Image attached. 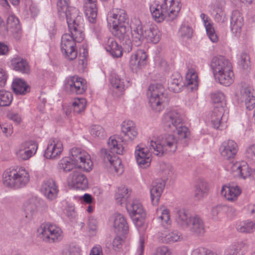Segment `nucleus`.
Returning a JSON list of instances; mask_svg holds the SVG:
<instances>
[{"instance_id":"51","label":"nucleus","mask_w":255,"mask_h":255,"mask_svg":"<svg viewBox=\"0 0 255 255\" xmlns=\"http://www.w3.org/2000/svg\"><path fill=\"white\" fill-rule=\"evenodd\" d=\"M159 171L162 177L166 179L171 178L174 174V170L172 165L165 162L160 163Z\"/></svg>"},{"instance_id":"27","label":"nucleus","mask_w":255,"mask_h":255,"mask_svg":"<svg viewBox=\"0 0 255 255\" xmlns=\"http://www.w3.org/2000/svg\"><path fill=\"white\" fill-rule=\"evenodd\" d=\"M225 108L223 106H215L212 112L210 118L215 128L222 129L224 127L223 116Z\"/></svg>"},{"instance_id":"24","label":"nucleus","mask_w":255,"mask_h":255,"mask_svg":"<svg viewBox=\"0 0 255 255\" xmlns=\"http://www.w3.org/2000/svg\"><path fill=\"white\" fill-rule=\"evenodd\" d=\"M244 25V18L240 11H234L231 16L230 27L233 34L238 36L242 32V28Z\"/></svg>"},{"instance_id":"44","label":"nucleus","mask_w":255,"mask_h":255,"mask_svg":"<svg viewBox=\"0 0 255 255\" xmlns=\"http://www.w3.org/2000/svg\"><path fill=\"white\" fill-rule=\"evenodd\" d=\"M14 69L23 73H28L30 71L27 62L23 59H14L11 61Z\"/></svg>"},{"instance_id":"22","label":"nucleus","mask_w":255,"mask_h":255,"mask_svg":"<svg viewBox=\"0 0 255 255\" xmlns=\"http://www.w3.org/2000/svg\"><path fill=\"white\" fill-rule=\"evenodd\" d=\"M147 56L143 50H139L131 56L129 66L133 71L136 72L146 65Z\"/></svg>"},{"instance_id":"54","label":"nucleus","mask_w":255,"mask_h":255,"mask_svg":"<svg viewBox=\"0 0 255 255\" xmlns=\"http://www.w3.org/2000/svg\"><path fill=\"white\" fill-rule=\"evenodd\" d=\"M238 63L239 66L244 70L250 69L251 66V58L249 53L242 52L239 57Z\"/></svg>"},{"instance_id":"15","label":"nucleus","mask_w":255,"mask_h":255,"mask_svg":"<svg viewBox=\"0 0 255 255\" xmlns=\"http://www.w3.org/2000/svg\"><path fill=\"white\" fill-rule=\"evenodd\" d=\"M38 148L37 143L34 141H26L21 144L16 151L18 158L26 160L34 155Z\"/></svg>"},{"instance_id":"58","label":"nucleus","mask_w":255,"mask_h":255,"mask_svg":"<svg viewBox=\"0 0 255 255\" xmlns=\"http://www.w3.org/2000/svg\"><path fill=\"white\" fill-rule=\"evenodd\" d=\"M80 249L75 246H67L61 251V255H80Z\"/></svg>"},{"instance_id":"45","label":"nucleus","mask_w":255,"mask_h":255,"mask_svg":"<svg viewBox=\"0 0 255 255\" xmlns=\"http://www.w3.org/2000/svg\"><path fill=\"white\" fill-rule=\"evenodd\" d=\"M177 131V138L174 135L172 134L175 139L177 141V147H178V144L180 143V141L182 140H184L187 138L190 135V131L189 129L185 126H182V125H180L179 126H177V128L176 130ZM168 135H171V134H168Z\"/></svg>"},{"instance_id":"61","label":"nucleus","mask_w":255,"mask_h":255,"mask_svg":"<svg viewBox=\"0 0 255 255\" xmlns=\"http://www.w3.org/2000/svg\"><path fill=\"white\" fill-rule=\"evenodd\" d=\"M246 156L249 160L255 163V144H252L247 148Z\"/></svg>"},{"instance_id":"53","label":"nucleus","mask_w":255,"mask_h":255,"mask_svg":"<svg viewBox=\"0 0 255 255\" xmlns=\"http://www.w3.org/2000/svg\"><path fill=\"white\" fill-rule=\"evenodd\" d=\"M7 28L11 29L12 32H18L20 25L18 19L13 15H9L7 18Z\"/></svg>"},{"instance_id":"14","label":"nucleus","mask_w":255,"mask_h":255,"mask_svg":"<svg viewBox=\"0 0 255 255\" xmlns=\"http://www.w3.org/2000/svg\"><path fill=\"white\" fill-rule=\"evenodd\" d=\"M63 150L62 142L57 138L49 139L44 156L47 159H55L59 158Z\"/></svg>"},{"instance_id":"34","label":"nucleus","mask_w":255,"mask_h":255,"mask_svg":"<svg viewBox=\"0 0 255 255\" xmlns=\"http://www.w3.org/2000/svg\"><path fill=\"white\" fill-rule=\"evenodd\" d=\"M114 227L116 232L120 234H126L128 230V226L124 216L119 213L114 215Z\"/></svg>"},{"instance_id":"21","label":"nucleus","mask_w":255,"mask_h":255,"mask_svg":"<svg viewBox=\"0 0 255 255\" xmlns=\"http://www.w3.org/2000/svg\"><path fill=\"white\" fill-rule=\"evenodd\" d=\"M238 150V144L233 140L224 141L220 147L221 155L226 159L233 158L236 155Z\"/></svg>"},{"instance_id":"9","label":"nucleus","mask_w":255,"mask_h":255,"mask_svg":"<svg viewBox=\"0 0 255 255\" xmlns=\"http://www.w3.org/2000/svg\"><path fill=\"white\" fill-rule=\"evenodd\" d=\"M71 160L75 167L86 172L90 171L93 168V162L90 155L85 151L77 148L71 150Z\"/></svg>"},{"instance_id":"1","label":"nucleus","mask_w":255,"mask_h":255,"mask_svg":"<svg viewBox=\"0 0 255 255\" xmlns=\"http://www.w3.org/2000/svg\"><path fill=\"white\" fill-rule=\"evenodd\" d=\"M177 150V141L172 135L162 134L152 137L147 143V147L138 145L135 148V156L138 165L146 168L150 164L151 153L161 156L171 154Z\"/></svg>"},{"instance_id":"59","label":"nucleus","mask_w":255,"mask_h":255,"mask_svg":"<svg viewBox=\"0 0 255 255\" xmlns=\"http://www.w3.org/2000/svg\"><path fill=\"white\" fill-rule=\"evenodd\" d=\"M235 249L237 255H243L245 254L248 250V245L244 242L236 243L233 245H231Z\"/></svg>"},{"instance_id":"29","label":"nucleus","mask_w":255,"mask_h":255,"mask_svg":"<svg viewBox=\"0 0 255 255\" xmlns=\"http://www.w3.org/2000/svg\"><path fill=\"white\" fill-rule=\"evenodd\" d=\"M231 170L235 176L244 179L249 177L252 171L248 164L245 161L233 164L231 167Z\"/></svg>"},{"instance_id":"39","label":"nucleus","mask_w":255,"mask_h":255,"mask_svg":"<svg viewBox=\"0 0 255 255\" xmlns=\"http://www.w3.org/2000/svg\"><path fill=\"white\" fill-rule=\"evenodd\" d=\"M209 191V187L207 182L204 179H199L195 185V196L200 199L206 196Z\"/></svg>"},{"instance_id":"26","label":"nucleus","mask_w":255,"mask_h":255,"mask_svg":"<svg viewBox=\"0 0 255 255\" xmlns=\"http://www.w3.org/2000/svg\"><path fill=\"white\" fill-rule=\"evenodd\" d=\"M109 23L113 26L124 25L128 22V18L126 11L122 9H116L113 11V13L109 18Z\"/></svg>"},{"instance_id":"4","label":"nucleus","mask_w":255,"mask_h":255,"mask_svg":"<svg viewBox=\"0 0 255 255\" xmlns=\"http://www.w3.org/2000/svg\"><path fill=\"white\" fill-rule=\"evenodd\" d=\"M181 7L180 0H164L160 5L150 6V10L155 20L161 22L165 18L168 20L174 19Z\"/></svg>"},{"instance_id":"13","label":"nucleus","mask_w":255,"mask_h":255,"mask_svg":"<svg viewBox=\"0 0 255 255\" xmlns=\"http://www.w3.org/2000/svg\"><path fill=\"white\" fill-rule=\"evenodd\" d=\"M67 91L76 94H82L87 89L86 81L77 76L69 77L65 84Z\"/></svg>"},{"instance_id":"37","label":"nucleus","mask_w":255,"mask_h":255,"mask_svg":"<svg viewBox=\"0 0 255 255\" xmlns=\"http://www.w3.org/2000/svg\"><path fill=\"white\" fill-rule=\"evenodd\" d=\"M191 216L185 210L180 209L176 214L175 220L177 224L181 228L186 229L190 222Z\"/></svg>"},{"instance_id":"43","label":"nucleus","mask_w":255,"mask_h":255,"mask_svg":"<svg viewBox=\"0 0 255 255\" xmlns=\"http://www.w3.org/2000/svg\"><path fill=\"white\" fill-rule=\"evenodd\" d=\"M37 203L35 200L31 199L24 204L23 209L25 217L28 219H32L36 213L37 211Z\"/></svg>"},{"instance_id":"36","label":"nucleus","mask_w":255,"mask_h":255,"mask_svg":"<svg viewBox=\"0 0 255 255\" xmlns=\"http://www.w3.org/2000/svg\"><path fill=\"white\" fill-rule=\"evenodd\" d=\"M97 0H85V13L91 22L95 21L97 15Z\"/></svg>"},{"instance_id":"52","label":"nucleus","mask_w":255,"mask_h":255,"mask_svg":"<svg viewBox=\"0 0 255 255\" xmlns=\"http://www.w3.org/2000/svg\"><path fill=\"white\" fill-rule=\"evenodd\" d=\"M87 105V101L84 98H77L74 99L72 103L73 112L76 114L82 113L85 109Z\"/></svg>"},{"instance_id":"60","label":"nucleus","mask_w":255,"mask_h":255,"mask_svg":"<svg viewBox=\"0 0 255 255\" xmlns=\"http://www.w3.org/2000/svg\"><path fill=\"white\" fill-rule=\"evenodd\" d=\"M180 34L182 37L190 38L192 35V28L186 25H182L179 30Z\"/></svg>"},{"instance_id":"40","label":"nucleus","mask_w":255,"mask_h":255,"mask_svg":"<svg viewBox=\"0 0 255 255\" xmlns=\"http://www.w3.org/2000/svg\"><path fill=\"white\" fill-rule=\"evenodd\" d=\"M185 79L188 88L192 91L197 89L198 86V75L194 69L188 70Z\"/></svg>"},{"instance_id":"12","label":"nucleus","mask_w":255,"mask_h":255,"mask_svg":"<svg viewBox=\"0 0 255 255\" xmlns=\"http://www.w3.org/2000/svg\"><path fill=\"white\" fill-rule=\"evenodd\" d=\"M127 210L136 227H140L143 224L144 210L141 203L137 200H133L131 203L127 205Z\"/></svg>"},{"instance_id":"7","label":"nucleus","mask_w":255,"mask_h":255,"mask_svg":"<svg viewBox=\"0 0 255 255\" xmlns=\"http://www.w3.org/2000/svg\"><path fill=\"white\" fill-rule=\"evenodd\" d=\"M71 14L73 17H68L67 23L71 36L76 42H81L84 39V34L83 32V19L79 14L78 9H72Z\"/></svg>"},{"instance_id":"30","label":"nucleus","mask_w":255,"mask_h":255,"mask_svg":"<svg viewBox=\"0 0 255 255\" xmlns=\"http://www.w3.org/2000/svg\"><path fill=\"white\" fill-rule=\"evenodd\" d=\"M159 240L164 244H171L179 242L183 239L182 235L176 231L164 230L158 234Z\"/></svg>"},{"instance_id":"20","label":"nucleus","mask_w":255,"mask_h":255,"mask_svg":"<svg viewBox=\"0 0 255 255\" xmlns=\"http://www.w3.org/2000/svg\"><path fill=\"white\" fill-rule=\"evenodd\" d=\"M68 183L70 186L78 189L84 190L88 187L86 177L78 171H74L69 175Z\"/></svg>"},{"instance_id":"8","label":"nucleus","mask_w":255,"mask_h":255,"mask_svg":"<svg viewBox=\"0 0 255 255\" xmlns=\"http://www.w3.org/2000/svg\"><path fill=\"white\" fill-rule=\"evenodd\" d=\"M39 236L45 242L57 243L63 238V232L57 225L51 223L42 224L38 229Z\"/></svg>"},{"instance_id":"64","label":"nucleus","mask_w":255,"mask_h":255,"mask_svg":"<svg viewBox=\"0 0 255 255\" xmlns=\"http://www.w3.org/2000/svg\"><path fill=\"white\" fill-rule=\"evenodd\" d=\"M0 129L7 137L10 136L13 133L12 126L10 124L0 125Z\"/></svg>"},{"instance_id":"46","label":"nucleus","mask_w":255,"mask_h":255,"mask_svg":"<svg viewBox=\"0 0 255 255\" xmlns=\"http://www.w3.org/2000/svg\"><path fill=\"white\" fill-rule=\"evenodd\" d=\"M131 190L125 187H120L116 194L115 199L118 204L122 205L129 197Z\"/></svg>"},{"instance_id":"19","label":"nucleus","mask_w":255,"mask_h":255,"mask_svg":"<svg viewBox=\"0 0 255 255\" xmlns=\"http://www.w3.org/2000/svg\"><path fill=\"white\" fill-rule=\"evenodd\" d=\"M41 191L48 200L53 201L57 198L59 190L55 181L49 179L43 182Z\"/></svg>"},{"instance_id":"48","label":"nucleus","mask_w":255,"mask_h":255,"mask_svg":"<svg viewBox=\"0 0 255 255\" xmlns=\"http://www.w3.org/2000/svg\"><path fill=\"white\" fill-rule=\"evenodd\" d=\"M75 167L71 158L65 157L61 159L58 162L57 168L60 171L67 172L70 171Z\"/></svg>"},{"instance_id":"38","label":"nucleus","mask_w":255,"mask_h":255,"mask_svg":"<svg viewBox=\"0 0 255 255\" xmlns=\"http://www.w3.org/2000/svg\"><path fill=\"white\" fill-rule=\"evenodd\" d=\"M106 49L113 57H120L122 56V47L118 44L117 42L113 38L108 39Z\"/></svg>"},{"instance_id":"63","label":"nucleus","mask_w":255,"mask_h":255,"mask_svg":"<svg viewBox=\"0 0 255 255\" xmlns=\"http://www.w3.org/2000/svg\"><path fill=\"white\" fill-rule=\"evenodd\" d=\"M152 255H170V252L167 247L162 246L157 248Z\"/></svg>"},{"instance_id":"23","label":"nucleus","mask_w":255,"mask_h":255,"mask_svg":"<svg viewBox=\"0 0 255 255\" xmlns=\"http://www.w3.org/2000/svg\"><path fill=\"white\" fill-rule=\"evenodd\" d=\"M189 223L186 229L195 236H201L204 235L205 231L204 222L199 216H192Z\"/></svg>"},{"instance_id":"57","label":"nucleus","mask_w":255,"mask_h":255,"mask_svg":"<svg viewBox=\"0 0 255 255\" xmlns=\"http://www.w3.org/2000/svg\"><path fill=\"white\" fill-rule=\"evenodd\" d=\"M205 27L206 28L207 34L213 42H217L218 41V37L217 35L213 23L211 22L209 23H205Z\"/></svg>"},{"instance_id":"6","label":"nucleus","mask_w":255,"mask_h":255,"mask_svg":"<svg viewBox=\"0 0 255 255\" xmlns=\"http://www.w3.org/2000/svg\"><path fill=\"white\" fill-rule=\"evenodd\" d=\"M29 180V172L23 167L6 171L3 174L4 185L10 188H19L24 187Z\"/></svg>"},{"instance_id":"62","label":"nucleus","mask_w":255,"mask_h":255,"mask_svg":"<svg viewBox=\"0 0 255 255\" xmlns=\"http://www.w3.org/2000/svg\"><path fill=\"white\" fill-rule=\"evenodd\" d=\"M97 224L98 222L96 219L91 218L89 220V232L91 236L96 235L97 231Z\"/></svg>"},{"instance_id":"42","label":"nucleus","mask_w":255,"mask_h":255,"mask_svg":"<svg viewBox=\"0 0 255 255\" xmlns=\"http://www.w3.org/2000/svg\"><path fill=\"white\" fill-rule=\"evenodd\" d=\"M221 84L228 86L234 82V75L232 69L214 76Z\"/></svg>"},{"instance_id":"2","label":"nucleus","mask_w":255,"mask_h":255,"mask_svg":"<svg viewBox=\"0 0 255 255\" xmlns=\"http://www.w3.org/2000/svg\"><path fill=\"white\" fill-rule=\"evenodd\" d=\"M107 143L108 149H101L100 156L110 172L120 175L123 172L124 168L121 160L116 154H123L125 152L124 147L115 136L110 137Z\"/></svg>"},{"instance_id":"17","label":"nucleus","mask_w":255,"mask_h":255,"mask_svg":"<svg viewBox=\"0 0 255 255\" xmlns=\"http://www.w3.org/2000/svg\"><path fill=\"white\" fill-rule=\"evenodd\" d=\"M111 84L112 86L113 91L117 96L122 95L129 85V81L126 79L124 75H119L117 74H113L110 79Z\"/></svg>"},{"instance_id":"11","label":"nucleus","mask_w":255,"mask_h":255,"mask_svg":"<svg viewBox=\"0 0 255 255\" xmlns=\"http://www.w3.org/2000/svg\"><path fill=\"white\" fill-rule=\"evenodd\" d=\"M61 50L65 58L69 60L75 59L77 56L76 42L69 34L62 35L61 42Z\"/></svg>"},{"instance_id":"32","label":"nucleus","mask_w":255,"mask_h":255,"mask_svg":"<svg viewBox=\"0 0 255 255\" xmlns=\"http://www.w3.org/2000/svg\"><path fill=\"white\" fill-rule=\"evenodd\" d=\"M164 186L165 183L162 181L156 180L152 182L150 189V193L153 205H156L158 203Z\"/></svg>"},{"instance_id":"56","label":"nucleus","mask_w":255,"mask_h":255,"mask_svg":"<svg viewBox=\"0 0 255 255\" xmlns=\"http://www.w3.org/2000/svg\"><path fill=\"white\" fill-rule=\"evenodd\" d=\"M90 133L93 136L100 139L105 138L106 136V132L105 129L100 125L92 126Z\"/></svg>"},{"instance_id":"47","label":"nucleus","mask_w":255,"mask_h":255,"mask_svg":"<svg viewBox=\"0 0 255 255\" xmlns=\"http://www.w3.org/2000/svg\"><path fill=\"white\" fill-rule=\"evenodd\" d=\"M182 87V78L180 75L172 76L168 83V89L175 93H178Z\"/></svg>"},{"instance_id":"35","label":"nucleus","mask_w":255,"mask_h":255,"mask_svg":"<svg viewBox=\"0 0 255 255\" xmlns=\"http://www.w3.org/2000/svg\"><path fill=\"white\" fill-rule=\"evenodd\" d=\"M156 218L158 222L162 226L167 228L171 224L170 215L169 210L165 206H162L156 209Z\"/></svg>"},{"instance_id":"3","label":"nucleus","mask_w":255,"mask_h":255,"mask_svg":"<svg viewBox=\"0 0 255 255\" xmlns=\"http://www.w3.org/2000/svg\"><path fill=\"white\" fill-rule=\"evenodd\" d=\"M130 26L132 43L135 46H139L144 39L153 43H157L160 40L161 33L156 26L147 28L137 17L131 19Z\"/></svg>"},{"instance_id":"33","label":"nucleus","mask_w":255,"mask_h":255,"mask_svg":"<svg viewBox=\"0 0 255 255\" xmlns=\"http://www.w3.org/2000/svg\"><path fill=\"white\" fill-rule=\"evenodd\" d=\"M69 0H58L57 1V11L60 18H66L68 17H72L71 10L72 9H77L74 7L69 6Z\"/></svg>"},{"instance_id":"28","label":"nucleus","mask_w":255,"mask_h":255,"mask_svg":"<svg viewBox=\"0 0 255 255\" xmlns=\"http://www.w3.org/2000/svg\"><path fill=\"white\" fill-rule=\"evenodd\" d=\"M240 95V99L245 102L247 109L249 111L252 110L255 105V97L253 95V90L249 87H242Z\"/></svg>"},{"instance_id":"25","label":"nucleus","mask_w":255,"mask_h":255,"mask_svg":"<svg viewBox=\"0 0 255 255\" xmlns=\"http://www.w3.org/2000/svg\"><path fill=\"white\" fill-rule=\"evenodd\" d=\"M242 192V190L237 185L228 184L222 187L221 193L226 200L231 201H236Z\"/></svg>"},{"instance_id":"16","label":"nucleus","mask_w":255,"mask_h":255,"mask_svg":"<svg viewBox=\"0 0 255 255\" xmlns=\"http://www.w3.org/2000/svg\"><path fill=\"white\" fill-rule=\"evenodd\" d=\"M128 31V28L127 27L126 25H119L117 26H113L112 33L116 37L123 41L124 48L128 52L132 49V41L129 39L127 33Z\"/></svg>"},{"instance_id":"55","label":"nucleus","mask_w":255,"mask_h":255,"mask_svg":"<svg viewBox=\"0 0 255 255\" xmlns=\"http://www.w3.org/2000/svg\"><path fill=\"white\" fill-rule=\"evenodd\" d=\"M211 98L214 103L218 104L216 106H223L224 108L226 105L225 96L221 92H216L211 95Z\"/></svg>"},{"instance_id":"18","label":"nucleus","mask_w":255,"mask_h":255,"mask_svg":"<svg viewBox=\"0 0 255 255\" xmlns=\"http://www.w3.org/2000/svg\"><path fill=\"white\" fill-rule=\"evenodd\" d=\"M211 67L214 76L232 69L231 63L222 56L214 57L212 60Z\"/></svg>"},{"instance_id":"50","label":"nucleus","mask_w":255,"mask_h":255,"mask_svg":"<svg viewBox=\"0 0 255 255\" xmlns=\"http://www.w3.org/2000/svg\"><path fill=\"white\" fill-rule=\"evenodd\" d=\"M13 100L11 93L4 90H0V107H6L9 106Z\"/></svg>"},{"instance_id":"49","label":"nucleus","mask_w":255,"mask_h":255,"mask_svg":"<svg viewBox=\"0 0 255 255\" xmlns=\"http://www.w3.org/2000/svg\"><path fill=\"white\" fill-rule=\"evenodd\" d=\"M236 229L241 233H253L255 231V223L251 221L242 222L237 225Z\"/></svg>"},{"instance_id":"10","label":"nucleus","mask_w":255,"mask_h":255,"mask_svg":"<svg viewBox=\"0 0 255 255\" xmlns=\"http://www.w3.org/2000/svg\"><path fill=\"white\" fill-rule=\"evenodd\" d=\"M182 124V119L180 114L175 110L168 111L165 113L162 118L164 130L169 132H175L177 126Z\"/></svg>"},{"instance_id":"41","label":"nucleus","mask_w":255,"mask_h":255,"mask_svg":"<svg viewBox=\"0 0 255 255\" xmlns=\"http://www.w3.org/2000/svg\"><path fill=\"white\" fill-rule=\"evenodd\" d=\"M13 92L17 95H24L29 91V88L26 82L21 79H15L12 83Z\"/></svg>"},{"instance_id":"5","label":"nucleus","mask_w":255,"mask_h":255,"mask_svg":"<svg viewBox=\"0 0 255 255\" xmlns=\"http://www.w3.org/2000/svg\"><path fill=\"white\" fill-rule=\"evenodd\" d=\"M149 105L155 112H160L164 108V104L168 101L167 94L161 84H154L149 86L147 92Z\"/></svg>"},{"instance_id":"31","label":"nucleus","mask_w":255,"mask_h":255,"mask_svg":"<svg viewBox=\"0 0 255 255\" xmlns=\"http://www.w3.org/2000/svg\"><path fill=\"white\" fill-rule=\"evenodd\" d=\"M122 132L128 140H134L138 134L135 124L131 121H124L122 125Z\"/></svg>"}]
</instances>
